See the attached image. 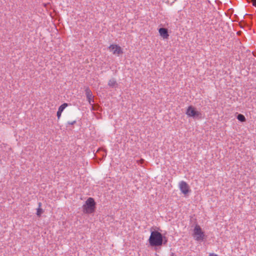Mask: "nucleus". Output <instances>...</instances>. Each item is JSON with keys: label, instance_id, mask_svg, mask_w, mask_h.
<instances>
[{"label": "nucleus", "instance_id": "1", "mask_svg": "<svg viewBox=\"0 0 256 256\" xmlns=\"http://www.w3.org/2000/svg\"><path fill=\"white\" fill-rule=\"evenodd\" d=\"M164 238L162 234L156 230L152 231L148 239L150 244L152 246H159L162 244Z\"/></svg>", "mask_w": 256, "mask_h": 256}, {"label": "nucleus", "instance_id": "2", "mask_svg": "<svg viewBox=\"0 0 256 256\" xmlns=\"http://www.w3.org/2000/svg\"><path fill=\"white\" fill-rule=\"evenodd\" d=\"M96 204L93 198H88L86 202V204L82 206L84 212L86 214L94 212L96 208Z\"/></svg>", "mask_w": 256, "mask_h": 256}, {"label": "nucleus", "instance_id": "3", "mask_svg": "<svg viewBox=\"0 0 256 256\" xmlns=\"http://www.w3.org/2000/svg\"><path fill=\"white\" fill-rule=\"evenodd\" d=\"M194 235L197 241L203 240L205 235L200 226L196 224L194 230Z\"/></svg>", "mask_w": 256, "mask_h": 256}, {"label": "nucleus", "instance_id": "4", "mask_svg": "<svg viewBox=\"0 0 256 256\" xmlns=\"http://www.w3.org/2000/svg\"><path fill=\"white\" fill-rule=\"evenodd\" d=\"M186 114L188 116L192 117L193 118H201L202 116L201 113L198 111L196 110L195 108L192 106L188 108Z\"/></svg>", "mask_w": 256, "mask_h": 256}, {"label": "nucleus", "instance_id": "5", "mask_svg": "<svg viewBox=\"0 0 256 256\" xmlns=\"http://www.w3.org/2000/svg\"><path fill=\"white\" fill-rule=\"evenodd\" d=\"M178 186L180 190L184 195L188 194L190 192L188 184L184 181H181Z\"/></svg>", "mask_w": 256, "mask_h": 256}, {"label": "nucleus", "instance_id": "6", "mask_svg": "<svg viewBox=\"0 0 256 256\" xmlns=\"http://www.w3.org/2000/svg\"><path fill=\"white\" fill-rule=\"evenodd\" d=\"M109 49L114 54L119 55L123 53L122 48L118 44H111L109 46Z\"/></svg>", "mask_w": 256, "mask_h": 256}, {"label": "nucleus", "instance_id": "7", "mask_svg": "<svg viewBox=\"0 0 256 256\" xmlns=\"http://www.w3.org/2000/svg\"><path fill=\"white\" fill-rule=\"evenodd\" d=\"M85 94L88 103L90 104H92V103L94 102V96H92V91L88 87H86V88Z\"/></svg>", "mask_w": 256, "mask_h": 256}, {"label": "nucleus", "instance_id": "8", "mask_svg": "<svg viewBox=\"0 0 256 256\" xmlns=\"http://www.w3.org/2000/svg\"><path fill=\"white\" fill-rule=\"evenodd\" d=\"M158 32L161 36H162L164 38L166 39L168 38L169 36V34L168 32V30L166 28H160L158 30Z\"/></svg>", "mask_w": 256, "mask_h": 256}, {"label": "nucleus", "instance_id": "9", "mask_svg": "<svg viewBox=\"0 0 256 256\" xmlns=\"http://www.w3.org/2000/svg\"><path fill=\"white\" fill-rule=\"evenodd\" d=\"M234 12V10L232 9H229L228 10L227 12H224L222 13H221L219 12H216V13L214 14L215 15L218 14L219 16H222V14H224L226 16H231Z\"/></svg>", "mask_w": 256, "mask_h": 256}, {"label": "nucleus", "instance_id": "10", "mask_svg": "<svg viewBox=\"0 0 256 256\" xmlns=\"http://www.w3.org/2000/svg\"><path fill=\"white\" fill-rule=\"evenodd\" d=\"M108 85L112 88H117L118 86V84H117L116 81L114 78H111L110 80L108 82Z\"/></svg>", "mask_w": 256, "mask_h": 256}, {"label": "nucleus", "instance_id": "11", "mask_svg": "<svg viewBox=\"0 0 256 256\" xmlns=\"http://www.w3.org/2000/svg\"><path fill=\"white\" fill-rule=\"evenodd\" d=\"M38 208L36 209V215L40 217L42 214L44 212L43 210L41 208L42 203L40 202H38Z\"/></svg>", "mask_w": 256, "mask_h": 256}, {"label": "nucleus", "instance_id": "12", "mask_svg": "<svg viewBox=\"0 0 256 256\" xmlns=\"http://www.w3.org/2000/svg\"><path fill=\"white\" fill-rule=\"evenodd\" d=\"M236 118L237 119L241 122H244L246 120L245 116L242 114H238Z\"/></svg>", "mask_w": 256, "mask_h": 256}, {"label": "nucleus", "instance_id": "13", "mask_svg": "<svg viewBox=\"0 0 256 256\" xmlns=\"http://www.w3.org/2000/svg\"><path fill=\"white\" fill-rule=\"evenodd\" d=\"M68 106V104L64 103L58 108V110L62 112L64 108Z\"/></svg>", "mask_w": 256, "mask_h": 256}, {"label": "nucleus", "instance_id": "14", "mask_svg": "<svg viewBox=\"0 0 256 256\" xmlns=\"http://www.w3.org/2000/svg\"><path fill=\"white\" fill-rule=\"evenodd\" d=\"M62 113V112L58 110L57 113H56V116H58V119L60 118L61 116Z\"/></svg>", "mask_w": 256, "mask_h": 256}, {"label": "nucleus", "instance_id": "15", "mask_svg": "<svg viewBox=\"0 0 256 256\" xmlns=\"http://www.w3.org/2000/svg\"><path fill=\"white\" fill-rule=\"evenodd\" d=\"M76 123V120H74L72 122H68L67 124L68 125H73Z\"/></svg>", "mask_w": 256, "mask_h": 256}, {"label": "nucleus", "instance_id": "16", "mask_svg": "<svg viewBox=\"0 0 256 256\" xmlns=\"http://www.w3.org/2000/svg\"><path fill=\"white\" fill-rule=\"evenodd\" d=\"M163 238H164L163 244H166L168 242V239L166 236H163Z\"/></svg>", "mask_w": 256, "mask_h": 256}, {"label": "nucleus", "instance_id": "17", "mask_svg": "<svg viewBox=\"0 0 256 256\" xmlns=\"http://www.w3.org/2000/svg\"><path fill=\"white\" fill-rule=\"evenodd\" d=\"M252 5L256 7V0H251Z\"/></svg>", "mask_w": 256, "mask_h": 256}, {"label": "nucleus", "instance_id": "18", "mask_svg": "<svg viewBox=\"0 0 256 256\" xmlns=\"http://www.w3.org/2000/svg\"><path fill=\"white\" fill-rule=\"evenodd\" d=\"M91 105H92V109L93 110H96V108L95 107L97 106H95V105H94V104H91Z\"/></svg>", "mask_w": 256, "mask_h": 256}, {"label": "nucleus", "instance_id": "19", "mask_svg": "<svg viewBox=\"0 0 256 256\" xmlns=\"http://www.w3.org/2000/svg\"><path fill=\"white\" fill-rule=\"evenodd\" d=\"M244 16H252V14H244Z\"/></svg>", "mask_w": 256, "mask_h": 256}, {"label": "nucleus", "instance_id": "20", "mask_svg": "<svg viewBox=\"0 0 256 256\" xmlns=\"http://www.w3.org/2000/svg\"><path fill=\"white\" fill-rule=\"evenodd\" d=\"M209 256H218L217 254H210Z\"/></svg>", "mask_w": 256, "mask_h": 256}, {"label": "nucleus", "instance_id": "21", "mask_svg": "<svg viewBox=\"0 0 256 256\" xmlns=\"http://www.w3.org/2000/svg\"><path fill=\"white\" fill-rule=\"evenodd\" d=\"M234 16H237V15L236 14H234Z\"/></svg>", "mask_w": 256, "mask_h": 256}]
</instances>
